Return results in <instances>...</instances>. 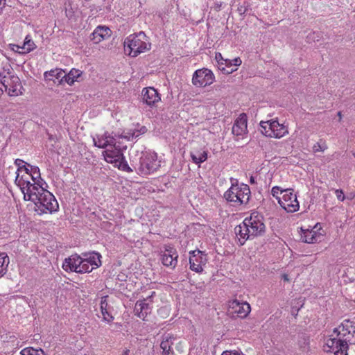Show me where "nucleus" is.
I'll use <instances>...</instances> for the list:
<instances>
[{"label": "nucleus", "mask_w": 355, "mask_h": 355, "mask_svg": "<svg viewBox=\"0 0 355 355\" xmlns=\"http://www.w3.org/2000/svg\"><path fill=\"white\" fill-rule=\"evenodd\" d=\"M108 296L105 295L101 298L100 309L103 316V320L110 324L113 322L114 318L112 314V307L107 302Z\"/></svg>", "instance_id": "4be33fe9"}, {"label": "nucleus", "mask_w": 355, "mask_h": 355, "mask_svg": "<svg viewBox=\"0 0 355 355\" xmlns=\"http://www.w3.org/2000/svg\"><path fill=\"white\" fill-rule=\"evenodd\" d=\"M147 131V128L144 125H141L139 123H132L131 127L124 130L120 136L113 137L108 132H105L102 134H97L93 138L95 146L99 148H105L110 146H116L117 138L125 139L128 141L132 140L135 138L144 135Z\"/></svg>", "instance_id": "20e7f679"}, {"label": "nucleus", "mask_w": 355, "mask_h": 355, "mask_svg": "<svg viewBox=\"0 0 355 355\" xmlns=\"http://www.w3.org/2000/svg\"><path fill=\"white\" fill-rule=\"evenodd\" d=\"M320 230L321 226L319 223L315 224L311 230L301 228L302 241L307 243H315L318 238L322 236V234L318 232Z\"/></svg>", "instance_id": "6ab92c4d"}, {"label": "nucleus", "mask_w": 355, "mask_h": 355, "mask_svg": "<svg viewBox=\"0 0 355 355\" xmlns=\"http://www.w3.org/2000/svg\"><path fill=\"white\" fill-rule=\"evenodd\" d=\"M64 73V71H59L58 69H53L51 70L49 72H45L44 75L45 76H47V74H49L50 76L55 77L57 79L61 78V80L63 81V73Z\"/></svg>", "instance_id": "2f4dec72"}, {"label": "nucleus", "mask_w": 355, "mask_h": 355, "mask_svg": "<svg viewBox=\"0 0 355 355\" xmlns=\"http://www.w3.org/2000/svg\"><path fill=\"white\" fill-rule=\"evenodd\" d=\"M189 268L196 273H202L208 261L207 254L200 250L189 252Z\"/></svg>", "instance_id": "9b49d317"}, {"label": "nucleus", "mask_w": 355, "mask_h": 355, "mask_svg": "<svg viewBox=\"0 0 355 355\" xmlns=\"http://www.w3.org/2000/svg\"><path fill=\"white\" fill-rule=\"evenodd\" d=\"M9 85L7 88L8 93L10 96H18L21 94L20 89L21 88V82L19 78L14 75L9 76L8 79Z\"/></svg>", "instance_id": "b1692460"}, {"label": "nucleus", "mask_w": 355, "mask_h": 355, "mask_svg": "<svg viewBox=\"0 0 355 355\" xmlns=\"http://www.w3.org/2000/svg\"><path fill=\"white\" fill-rule=\"evenodd\" d=\"M159 166L156 154L147 153L140 159L139 171L141 175H146L155 172Z\"/></svg>", "instance_id": "4468645a"}, {"label": "nucleus", "mask_w": 355, "mask_h": 355, "mask_svg": "<svg viewBox=\"0 0 355 355\" xmlns=\"http://www.w3.org/2000/svg\"><path fill=\"white\" fill-rule=\"evenodd\" d=\"M63 74V80L69 85H71L75 81H78V78L82 75V71L78 69H72L68 73L64 72Z\"/></svg>", "instance_id": "bb28decb"}, {"label": "nucleus", "mask_w": 355, "mask_h": 355, "mask_svg": "<svg viewBox=\"0 0 355 355\" xmlns=\"http://www.w3.org/2000/svg\"><path fill=\"white\" fill-rule=\"evenodd\" d=\"M155 294V291L151 293L150 296H148L144 300H138L135 306V313L139 318L143 320H147V316L151 313L153 300L152 297Z\"/></svg>", "instance_id": "dca6fc26"}, {"label": "nucleus", "mask_w": 355, "mask_h": 355, "mask_svg": "<svg viewBox=\"0 0 355 355\" xmlns=\"http://www.w3.org/2000/svg\"><path fill=\"white\" fill-rule=\"evenodd\" d=\"M143 101L144 102L149 105H155L160 100V96L158 92L153 87H146L142 91Z\"/></svg>", "instance_id": "aec40b11"}, {"label": "nucleus", "mask_w": 355, "mask_h": 355, "mask_svg": "<svg viewBox=\"0 0 355 355\" xmlns=\"http://www.w3.org/2000/svg\"><path fill=\"white\" fill-rule=\"evenodd\" d=\"M101 254L96 252L84 254L83 257L74 254L64 260L62 267L66 272H90L101 265Z\"/></svg>", "instance_id": "7ed1b4c3"}, {"label": "nucleus", "mask_w": 355, "mask_h": 355, "mask_svg": "<svg viewBox=\"0 0 355 355\" xmlns=\"http://www.w3.org/2000/svg\"><path fill=\"white\" fill-rule=\"evenodd\" d=\"M214 79V75L210 69L202 68L194 72L192 77V83L196 87H205L212 84Z\"/></svg>", "instance_id": "2eb2a0df"}, {"label": "nucleus", "mask_w": 355, "mask_h": 355, "mask_svg": "<svg viewBox=\"0 0 355 355\" xmlns=\"http://www.w3.org/2000/svg\"><path fill=\"white\" fill-rule=\"evenodd\" d=\"M237 68H234L232 63H230V65H225V69H224V74H230L232 72L236 71Z\"/></svg>", "instance_id": "f704fd0d"}, {"label": "nucleus", "mask_w": 355, "mask_h": 355, "mask_svg": "<svg viewBox=\"0 0 355 355\" xmlns=\"http://www.w3.org/2000/svg\"><path fill=\"white\" fill-rule=\"evenodd\" d=\"M261 132L266 137L281 139L288 134V129L284 123L277 119H271L260 122Z\"/></svg>", "instance_id": "1a4fd4ad"}, {"label": "nucleus", "mask_w": 355, "mask_h": 355, "mask_svg": "<svg viewBox=\"0 0 355 355\" xmlns=\"http://www.w3.org/2000/svg\"><path fill=\"white\" fill-rule=\"evenodd\" d=\"M349 345H355V322L345 320L333 334L326 339L323 346L327 352H334V355H347Z\"/></svg>", "instance_id": "f257e3e1"}, {"label": "nucleus", "mask_w": 355, "mask_h": 355, "mask_svg": "<svg viewBox=\"0 0 355 355\" xmlns=\"http://www.w3.org/2000/svg\"><path fill=\"white\" fill-rule=\"evenodd\" d=\"M225 63L224 62H218V68L220 71H221L223 73H224V69H225Z\"/></svg>", "instance_id": "a19ab883"}, {"label": "nucleus", "mask_w": 355, "mask_h": 355, "mask_svg": "<svg viewBox=\"0 0 355 355\" xmlns=\"http://www.w3.org/2000/svg\"><path fill=\"white\" fill-rule=\"evenodd\" d=\"M176 340V337L171 334H164L162 336V340L160 343V347L162 349V355H174V352L172 349V346L174 345V342Z\"/></svg>", "instance_id": "412c9836"}, {"label": "nucleus", "mask_w": 355, "mask_h": 355, "mask_svg": "<svg viewBox=\"0 0 355 355\" xmlns=\"http://www.w3.org/2000/svg\"><path fill=\"white\" fill-rule=\"evenodd\" d=\"M190 155L192 159V162L200 166V164L203 163L207 159V150L205 149V148H193L191 153Z\"/></svg>", "instance_id": "a878e982"}, {"label": "nucleus", "mask_w": 355, "mask_h": 355, "mask_svg": "<svg viewBox=\"0 0 355 355\" xmlns=\"http://www.w3.org/2000/svg\"><path fill=\"white\" fill-rule=\"evenodd\" d=\"M126 146H121L120 144H117L116 141L115 146H110L103 154L107 162L114 164L115 167L123 171L132 172V170L125 162L123 153V150L126 149Z\"/></svg>", "instance_id": "6e6552de"}, {"label": "nucleus", "mask_w": 355, "mask_h": 355, "mask_svg": "<svg viewBox=\"0 0 355 355\" xmlns=\"http://www.w3.org/2000/svg\"><path fill=\"white\" fill-rule=\"evenodd\" d=\"M320 37V35L318 33H315V32L309 34L308 36H307V38L309 40H315V39H317V40H318V38Z\"/></svg>", "instance_id": "58836bf2"}, {"label": "nucleus", "mask_w": 355, "mask_h": 355, "mask_svg": "<svg viewBox=\"0 0 355 355\" xmlns=\"http://www.w3.org/2000/svg\"><path fill=\"white\" fill-rule=\"evenodd\" d=\"M16 178L15 182L20 188L24 194V198L29 194V191H32L33 187H38L41 184L32 183V178H31L28 170H20L16 172Z\"/></svg>", "instance_id": "ddd939ff"}, {"label": "nucleus", "mask_w": 355, "mask_h": 355, "mask_svg": "<svg viewBox=\"0 0 355 355\" xmlns=\"http://www.w3.org/2000/svg\"><path fill=\"white\" fill-rule=\"evenodd\" d=\"M17 51L21 49L23 50L21 53H27L34 50L36 48V45L33 42V41L31 39L29 35H27L25 38L24 44L21 46L19 45H16Z\"/></svg>", "instance_id": "cd10ccee"}, {"label": "nucleus", "mask_w": 355, "mask_h": 355, "mask_svg": "<svg viewBox=\"0 0 355 355\" xmlns=\"http://www.w3.org/2000/svg\"><path fill=\"white\" fill-rule=\"evenodd\" d=\"M28 173L31 178H32V183L42 184L40 171L37 166L28 165Z\"/></svg>", "instance_id": "c85d7f7f"}, {"label": "nucleus", "mask_w": 355, "mask_h": 355, "mask_svg": "<svg viewBox=\"0 0 355 355\" xmlns=\"http://www.w3.org/2000/svg\"><path fill=\"white\" fill-rule=\"evenodd\" d=\"M247 227V230L252 236H257L261 235L265 230V225L261 215L257 212L252 213L250 216L245 218L243 221Z\"/></svg>", "instance_id": "f8f14e48"}, {"label": "nucleus", "mask_w": 355, "mask_h": 355, "mask_svg": "<svg viewBox=\"0 0 355 355\" xmlns=\"http://www.w3.org/2000/svg\"><path fill=\"white\" fill-rule=\"evenodd\" d=\"M24 199L34 203V210L40 216L52 214L59 209V204L56 198L43 187L42 184L38 187H33L32 191H29V194H27Z\"/></svg>", "instance_id": "f03ea898"}, {"label": "nucleus", "mask_w": 355, "mask_h": 355, "mask_svg": "<svg viewBox=\"0 0 355 355\" xmlns=\"http://www.w3.org/2000/svg\"><path fill=\"white\" fill-rule=\"evenodd\" d=\"M250 311V305L247 302L234 299L227 302V314L232 318H245Z\"/></svg>", "instance_id": "9d476101"}, {"label": "nucleus", "mask_w": 355, "mask_h": 355, "mask_svg": "<svg viewBox=\"0 0 355 355\" xmlns=\"http://www.w3.org/2000/svg\"><path fill=\"white\" fill-rule=\"evenodd\" d=\"M337 198L340 201H344L345 199L343 191L340 189H336L335 191Z\"/></svg>", "instance_id": "c9c22d12"}, {"label": "nucleus", "mask_w": 355, "mask_h": 355, "mask_svg": "<svg viewBox=\"0 0 355 355\" xmlns=\"http://www.w3.org/2000/svg\"><path fill=\"white\" fill-rule=\"evenodd\" d=\"M110 33L111 31L108 27L98 26L90 35V40L93 41L94 44H98L103 40L109 37Z\"/></svg>", "instance_id": "5701e85b"}, {"label": "nucleus", "mask_w": 355, "mask_h": 355, "mask_svg": "<svg viewBox=\"0 0 355 355\" xmlns=\"http://www.w3.org/2000/svg\"><path fill=\"white\" fill-rule=\"evenodd\" d=\"M15 164L17 166V172H19L20 170L24 169L28 170V165L29 164L26 163L24 160L20 159H17L15 161Z\"/></svg>", "instance_id": "473e14b6"}, {"label": "nucleus", "mask_w": 355, "mask_h": 355, "mask_svg": "<svg viewBox=\"0 0 355 355\" xmlns=\"http://www.w3.org/2000/svg\"><path fill=\"white\" fill-rule=\"evenodd\" d=\"M44 354V351L42 349H35L31 347H26L20 352L21 355H40L39 353Z\"/></svg>", "instance_id": "7c9ffc66"}, {"label": "nucleus", "mask_w": 355, "mask_h": 355, "mask_svg": "<svg viewBox=\"0 0 355 355\" xmlns=\"http://www.w3.org/2000/svg\"><path fill=\"white\" fill-rule=\"evenodd\" d=\"M234 232L240 245H243L248 239L253 237L247 230V227L244 225L243 222L235 227Z\"/></svg>", "instance_id": "393cba45"}, {"label": "nucleus", "mask_w": 355, "mask_h": 355, "mask_svg": "<svg viewBox=\"0 0 355 355\" xmlns=\"http://www.w3.org/2000/svg\"><path fill=\"white\" fill-rule=\"evenodd\" d=\"M10 263L9 257L6 252L0 253V277H3L7 272L8 266Z\"/></svg>", "instance_id": "c756f323"}, {"label": "nucleus", "mask_w": 355, "mask_h": 355, "mask_svg": "<svg viewBox=\"0 0 355 355\" xmlns=\"http://www.w3.org/2000/svg\"><path fill=\"white\" fill-rule=\"evenodd\" d=\"M7 75L10 76L9 69H8V71L3 69V71L0 72V77L3 79L2 81H4V80H8L9 76H8Z\"/></svg>", "instance_id": "e433bc0d"}, {"label": "nucleus", "mask_w": 355, "mask_h": 355, "mask_svg": "<svg viewBox=\"0 0 355 355\" xmlns=\"http://www.w3.org/2000/svg\"><path fill=\"white\" fill-rule=\"evenodd\" d=\"M215 58H216V60H217L218 62V61L224 62V60H225V59H223V56H222L220 53H216V55H215Z\"/></svg>", "instance_id": "79ce46f5"}, {"label": "nucleus", "mask_w": 355, "mask_h": 355, "mask_svg": "<svg viewBox=\"0 0 355 355\" xmlns=\"http://www.w3.org/2000/svg\"><path fill=\"white\" fill-rule=\"evenodd\" d=\"M224 63H225V65H226V64L230 65V63H232V60H231L225 59L224 60Z\"/></svg>", "instance_id": "a18cd8bd"}, {"label": "nucleus", "mask_w": 355, "mask_h": 355, "mask_svg": "<svg viewBox=\"0 0 355 355\" xmlns=\"http://www.w3.org/2000/svg\"><path fill=\"white\" fill-rule=\"evenodd\" d=\"M271 195L277 200L281 207L286 211L294 213L299 210L300 203L293 189H283L279 186H275L271 189Z\"/></svg>", "instance_id": "39448f33"}, {"label": "nucleus", "mask_w": 355, "mask_h": 355, "mask_svg": "<svg viewBox=\"0 0 355 355\" xmlns=\"http://www.w3.org/2000/svg\"><path fill=\"white\" fill-rule=\"evenodd\" d=\"M178 254L176 249L171 245H165L161 252V261L166 266L174 269L178 264Z\"/></svg>", "instance_id": "f3484780"}, {"label": "nucleus", "mask_w": 355, "mask_h": 355, "mask_svg": "<svg viewBox=\"0 0 355 355\" xmlns=\"http://www.w3.org/2000/svg\"><path fill=\"white\" fill-rule=\"evenodd\" d=\"M241 64V60L239 58L232 60V64L234 68H236V67L239 66Z\"/></svg>", "instance_id": "ea45409f"}, {"label": "nucleus", "mask_w": 355, "mask_h": 355, "mask_svg": "<svg viewBox=\"0 0 355 355\" xmlns=\"http://www.w3.org/2000/svg\"><path fill=\"white\" fill-rule=\"evenodd\" d=\"M282 279L284 281V282H289L290 279H289V277H288V275L287 274H283L282 275Z\"/></svg>", "instance_id": "c03bdc74"}, {"label": "nucleus", "mask_w": 355, "mask_h": 355, "mask_svg": "<svg viewBox=\"0 0 355 355\" xmlns=\"http://www.w3.org/2000/svg\"><path fill=\"white\" fill-rule=\"evenodd\" d=\"M313 150H314V152H318L319 150H322L321 149L320 145L319 144H318L317 145H314Z\"/></svg>", "instance_id": "37998d69"}, {"label": "nucleus", "mask_w": 355, "mask_h": 355, "mask_svg": "<svg viewBox=\"0 0 355 355\" xmlns=\"http://www.w3.org/2000/svg\"><path fill=\"white\" fill-rule=\"evenodd\" d=\"M8 85L9 83L7 80H4V81L0 82V96L3 94V87H4L6 90H7Z\"/></svg>", "instance_id": "4c0bfd02"}, {"label": "nucleus", "mask_w": 355, "mask_h": 355, "mask_svg": "<svg viewBox=\"0 0 355 355\" xmlns=\"http://www.w3.org/2000/svg\"><path fill=\"white\" fill-rule=\"evenodd\" d=\"M250 196V187L245 184H232L224 193L225 198L236 206L248 204Z\"/></svg>", "instance_id": "0eeeda50"}, {"label": "nucleus", "mask_w": 355, "mask_h": 355, "mask_svg": "<svg viewBox=\"0 0 355 355\" xmlns=\"http://www.w3.org/2000/svg\"><path fill=\"white\" fill-rule=\"evenodd\" d=\"M248 117L245 112H242L235 120L232 126V134L236 137V140L243 139L248 134L247 129Z\"/></svg>", "instance_id": "a211bd4d"}, {"label": "nucleus", "mask_w": 355, "mask_h": 355, "mask_svg": "<svg viewBox=\"0 0 355 355\" xmlns=\"http://www.w3.org/2000/svg\"><path fill=\"white\" fill-rule=\"evenodd\" d=\"M150 43L146 34L141 31L137 34L130 35L125 39L124 49L132 57H137L140 53L150 50Z\"/></svg>", "instance_id": "423d86ee"}, {"label": "nucleus", "mask_w": 355, "mask_h": 355, "mask_svg": "<svg viewBox=\"0 0 355 355\" xmlns=\"http://www.w3.org/2000/svg\"><path fill=\"white\" fill-rule=\"evenodd\" d=\"M123 355H129V350L126 349L125 351H124Z\"/></svg>", "instance_id": "de8ad7c7"}, {"label": "nucleus", "mask_w": 355, "mask_h": 355, "mask_svg": "<svg viewBox=\"0 0 355 355\" xmlns=\"http://www.w3.org/2000/svg\"><path fill=\"white\" fill-rule=\"evenodd\" d=\"M338 117H339V119H338V120H339V121H341V119H342V116H341V112H338Z\"/></svg>", "instance_id": "49530a36"}, {"label": "nucleus", "mask_w": 355, "mask_h": 355, "mask_svg": "<svg viewBox=\"0 0 355 355\" xmlns=\"http://www.w3.org/2000/svg\"><path fill=\"white\" fill-rule=\"evenodd\" d=\"M250 4L248 3L245 2L243 5H241L238 8V10L241 15L246 13L250 9Z\"/></svg>", "instance_id": "72a5a7b5"}, {"label": "nucleus", "mask_w": 355, "mask_h": 355, "mask_svg": "<svg viewBox=\"0 0 355 355\" xmlns=\"http://www.w3.org/2000/svg\"><path fill=\"white\" fill-rule=\"evenodd\" d=\"M354 156L355 157V153H354Z\"/></svg>", "instance_id": "09e8293b"}]
</instances>
